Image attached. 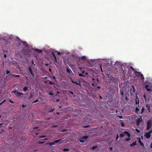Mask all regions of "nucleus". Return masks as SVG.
<instances>
[{
  "mask_svg": "<svg viewBox=\"0 0 152 152\" xmlns=\"http://www.w3.org/2000/svg\"><path fill=\"white\" fill-rule=\"evenodd\" d=\"M134 74L137 75L138 77L140 78L141 80H143L144 79L143 75L140 72L137 71H134Z\"/></svg>",
  "mask_w": 152,
  "mask_h": 152,
  "instance_id": "nucleus-1",
  "label": "nucleus"
},
{
  "mask_svg": "<svg viewBox=\"0 0 152 152\" xmlns=\"http://www.w3.org/2000/svg\"><path fill=\"white\" fill-rule=\"evenodd\" d=\"M150 85L148 83V84H146L145 86V88L146 89L147 91L150 93L152 92V90L151 89L149 88H151L152 87L151 86H150Z\"/></svg>",
  "mask_w": 152,
  "mask_h": 152,
  "instance_id": "nucleus-2",
  "label": "nucleus"
},
{
  "mask_svg": "<svg viewBox=\"0 0 152 152\" xmlns=\"http://www.w3.org/2000/svg\"><path fill=\"white\" fill-rule=\"evenodd\" d=\"M12 92L14 93L18 97H20L21 95H23V93H21L19 92L18 90H15L12 91Z\"/></svg>",
  "mask_w": 152,
  "mask_h": 152,
  "instance_id": "nucleus-3",
  "label": "nucleus"
},
{
  "mask_svg": "<svg viewBox=\"0 0 152 152\" xmlns=\"http://www.w3.org/2000/svg\"><path fill=\"white\" fill-rule=\"evenodd\" d=\"M152 125V122L151 121H148L147 129L149 130L151 127Z\"/></svg>",
  "mask_w": 152,
  "mask_h": 152,
  "instance_id": "nucleus-4",
  "label": "nucleus"
},
{
  "mask_svg": "<svg viewBox=\"0 0 152 152\" xmlns=\"http://www.w3.org/2000/svg\"><path fill=\"white\" fill-rule=\"evenodd\" d=\"M142 121V117L140 116V118H138L136 122V124L137 126H139L140 122Z\"/></svg>",
  "mask_w": 152,
  "mask_h": 152,
  "instance_id": "nucleus-5",
  "label": "nucleus"
},
{
  "mask_svg": "<svg viewBox=\"0 0 152 152\" xmlns=\"http://www.w3.org/2000/svg\"><path fill=\"white\" fill-rule=\"evenodd\" d=\"M144 136L147 138H149L150 137L151 135L149 133H148L146 132L145 133Z\"/></svg>",
  "mask_w": 152,
  "mask_h": 152,
  "instance_id": "nucleus-6",
  "label": "nucleus"
},
{
  "mask_svg": "<svg viewBox=\"0 0 152 152\" xmlns=\"http://www.w3.org/2000/svg\"><path fill=\"white\" fill-rule=\"evenodd\" d=\"M28 69L31 75L33 76H34V75L32 72L31 67L30 66H29Z\"/></svg>",
  "mask_w": 152,
  "mask_h": 152,
  "instance_id": "nucleus-7",
  "label": "nucleus"
},
{
  "mask_svg": "<svg viewBox=\"0 0 152 152\" xmlns=\"http://www.w3.org/2000/svg\"><path fill=\"white\" fill-rule=\"evenodd\" d=\"M7 77L8 79L10 80L12 77H14L13 74H9L7 76Z\"/></svg>",
  "mask_w": 152,
  "mask_h": 152,
  "instance_id": "nucleus-8",
  "label": "nucleus"
},
{
  "mask_svg": "<svg viewBox=\"0 0 152 152\" xmlns=\"http://www.w3.org/2000/svg\"><path fill=\"white\" fill-rule=\"evenodd\" d=\"M12 38L13 37L12 36L9 37L8 38L7 37H6L5 38L7 40L8 42H10V41H11Z\"/></svg>",
  "mask_w": 152,
  "mask_h": 152,
  "instance_id": "nucleus-9",
  "label": "nucleus"
},
{
  "mask_svg": "<svg viewBox=\"0 0 152 152\" xmlns=\"http://www.w3.org/2000/svg\"><path fill=\"white\" fill-rule=\"evenodd\" d=\"M18 39L20 40V42H22L23 43V45H25V46L27 47L28 46V45H27V42H26V41H22L21 40H20V39L19 38H18Z\"/></svg>",
  "mask_w": 152,
  "mask_h": 152,
  "instance_id": "nucleus-10",
  "label": "nucleus"
},
{
  "mask_svg": "<svg viewBox=\"0 0 152 152\" xmlns=\"http://www.w3.org/2000/svg\"><path fill=\"white\" fill-rule=\"evenodd\" d=\"M139 142L140 145L142 146H144V144L141 141L140 139V138H139Z\"/></svg>",
  "mask_w": 152,
  "mask_h": 152,
  "instance_id": "nucleus-11",
  "label": "nucleus"
},
{
  "mask_svg": "<svg viewBox=\"0 0 152 152\" xmlns=\"http://www.w3.org/2000/svg\"><path fill=\"white\" fill-rule=\"evenodd\" d=\"M124 133L125 134H126L128 137H130V135L128 132L125 131L124 132Z\"/></svg>",
  "mask_w": 152,
  "mask_h": 152,
  "instance_id": "nucleus-12",
  "label": "nucleus"
},
{
  "mask_svg": "<svg viewBox=\"0 0 152 152\" xmlns=\"http://www.w3.org/2000/svg\"><path fill=\"white\" fill-rule=\"evenodd\" d=\"M47 145H49L50 146H51L53 145H54L55 144V143L54 142H48L47 143Z\"/></svg>",
  "mask_w": 152,
  "mask_h": 152,
  "instance_id": "nucleus-13",
  "label": "nucleus"
},
{
  "mask_svg": "<svg viewBox=\"0 0 152 152\" xmlns=\"http://www.w3.org/2000/svg\"><path fill=\"white\" fill-rule=\"evenodd\" d=\"M48 81L49 82L48 83L50 84L54 85L55 84V82H52L50 80H49Z\"/></svg>",
  "mask_w": 152,
  "mask_h": 152,
  "instance_id": "nucleus-14",
  "label": "nucleus"
},
{
  "mask_svg": "<svg viewBox=\"0 0 152 152\" xmlns=\"http://www.w3.org/2000/svg\"><path fill=\"white\" fill-rule=\"evenodd\" d=\"M28 89V88L27 86H25L23 88V91H24V92H26Z\"/></svg>",
  "mask_w": 152,
  "mask_h": 152,
  "instance_id": "nucleus-15",
  "label": "nucleus"
},
{
  "mask_svg": "<svg viewBox=\"0 0 152 152\" xmlns=\"http://www.w3.org/2000/svg\"><path fill=\"white\" fill-rule=\"evenodd\" d=\"M136 145V142L135 141L130 144L131 146L132 147Z\"/></svg>",
  "mask_w": 152,
  "mask_h": 152,
  "instance_id": "nucleus-16",
  "label": "nucleus"
},
{
  "mask_svg": "<svg viewBox=\"0 0 152 152\" xmlns=\"http://www.w3.org/2000/svg\"><path fill=\"white\" fill-rule=\"evenodd\" d=\"M34 51H37L39 53H41L42 52V50H39L38 49H36L34 50Z\"/></svg>",
  "mask_w": 152,
  "mask_h": 152,
  "instance_id": "nucleus-17",
  "label": "nucleus"
},
{
  "mask_svg": "<svg viewBox=\"0 0 152 152\" xmlns=\"http://www.w3.org/2000/svg\"><path fill=\"white\" fill-rule=\"evenodd\" d=\"M135 103L136 104H138L139 103V99H135Z\"/></svg>",
  "mask_w": 152,
  "mask_h": 152,
  "instance_id": "nucleus-18",
  "label": "nucleus"
},
{
  "mask_svg": "<svg viewBox=\"0 0 152 152\" xmlns=\"http://www.w3.org/2000/svg\"><path fill=\"white\" fill-rule=\"evenodd\" d=\"M52 55L53 56L54 58V59L55 61H56V56L55 55L54 53L53 52H52Z\"/></svg>",
  "mask_w": 152,
  "mask_h": 152,
  "instance_id": "nucleus-19",
  "label": "nucleus"
},
{
  "mask_svg": "<svg viewBox=\"0 0 152 152\" xmlns=\"http://www.w3.org/2000/svg\"><path fill=\"white\" fill-rule=\"evenodd\" d=\"M140 110L137 107H136L135 109V113H138L139 111Z\"/></svg>",
  "mask_w": 152,
  "mask_h": 152,
  "instance_id": "nucleus-20",
  "label": "nucleus"
},
{
  "mask_svg": "<svg viewBox=\"0 0 152 152\" xmlns=\"http://www.w3.org/2000/svg\"><path fill=\"white\" fill-rule=\"evenodd\" d=\"M145 108H144V107H143L142 108V110H141V114H142L144 112V111H145Z\"/></svg>",
  "mask_w": 152,
  "mask_h": 152,
  "instance_id": "nucleus-21",
  "label": "nucleus"
},
{
  "mask_svg": "<svg viewBox=\"0 0 152 152\" xmlns=\"http://www.w3.org/2000/svg\"><path fill=\"white\" fill-rule=\"evenodd\" d=\"M88 136H85L82 137V139H88Z\"/></svg>",
  "mask_w": 152,
  "mask_h": 152,
  "instance_id": "nucleus-22",
  "label": "nucleus"
},
{
  "mask_svg": "<svg viewBox=\"0 0 152 152\" xmlns=\"http://www.w3.org/2000/svg\"><path fill=\"white\" fill-rule=\"evenodd\" d=\"M120 93L121 94V96H122L124 95V92L122 91V90H120Z\"/></svg>",
  "mask_w": 152,
  "mask_h": 152,
  "instance_id": "nucleus-23",
  "label": "nucleus"
},
{
  "mask_svg": "<svg viewBox=\"0 0 152 152\" xmlns=\"http://www.w3.org/2000/svg\"><path fill=\"white\" fill-rule=\"evenodd\" d=\"M69 151V149L68 148H64L63 149V151Z\"/></svg>",
  "mask_w": 152,
  "mask_h": 152,
  "instance_id": "nucleus-24",
  "label": "nucleus"
},
{
  "mask_svg": "<svg viewBox=\"0 0 152 152\" xmlns=\"http://www.w3.org/2000/svg\"><path fill=\"white\" fill-rule=\"evenodd\" d=\"M55 110V109H51L49 111H48V113H52L53 112V111Z\"/></svg>",
  "mask_w": 152,
  "mask_h": 152,
  "instance_id": "nucleus-25",
  "label": "nucleus"
},
{
  "mask_svg": "<svg viewBox=\"0 0 152 152\" xmlns=\"http://www.w3.org/2000/svg\"><path fill=\"white\" fill-rule=\"evenodd\" d=\"M80 81H79L78 82L76 81L75 83L77 85H80Z\"/></svg>",
  "mask_w": 152,
  "mask_h": 152,
  "instance_id": "nucleus-26",
  "label": "nucleus"
},
{
  "mask_svg": "<svg viewBox=\"0 0 152 152\" xmlns=\"http://www.w3.org/2000/svg\"><path fill=\"white\" fill-rule=\"evenodd\" d=\"M97 88H98V89H96L95 88V90L96 91H98V90H99L100 89V86H98L97 87Z\"/></svg>",
  "mask_w": 152,
  "mask_h": 152,
  "instance_id": "nucleus-27",
  "label": "nucleus"
},
{
  "mask_svg": "<svg viewBox=\"0 0 152 152\" xmlns=\"http://www.w3.org/2000/svg\"><path fill=\"white\" fill-rule=\"evenodd\" d=\"M97 145L94 146L92 147V150H94V149L96 148H97Z\"/></svg>",
  "mask_w": 152,
  "mask_h": 152,
  "instance_id": "nucleus-28",
  "label": "nucleus"
},
{
  "mask_svg": "<svg viewBox=\"0 0 152 152\" xmlns=\"http://www.w3.org/2000/svg\"><path fill=\"white\" fill-rule=\"evenodd\" d=\"M130 140V138H129V137L126 138L125 139L126 141L127 142H128V141H129Z\"/></svg>",
  "mask_w": 152,
  "mask_h": 152,
  "instance_id": "nucleus-29",
  "label": "nucleus"
},
{
  "mask_svg": "<svg viewBox=\"0 0 152 152\" xmlns=\"http://www.w3.org/2000/svg\"><path fill=\"white\" fill-rule=\"evenodd\" d=\"M60 140H56L54 141V142L55 143H57Z\"/></svg>",
  "mask_w": 152,
  "mask_h": 152,
  "instance_id": "nucleus-30",
  "label": "nucleus"
},
{
  "mask_svg": "<svg viewBox=\"0 0 152 152\" xmlns=\"http://www.w3.org/2000/svg\"><path fill=\"white\" fill-rule=\"evenodd\" d=\"M124 136V134H120V137L122 138Z\"/></svg>",
  "mask_w": 152,
  "mask_h": 152,
  "instance_id": "nucleus-31",
  "label": "nucleus"
},
{
  "mask_svg": "<svg viewBox=\"0 0 152 152\" xmlns=\"http://www.w3.org/2000/svg\"><path fill=\"white\" fill-rule=\"evenodd\" d=\"M79 76L80 77H85L84 75H83V74H79Z\"/></svg>",
  "mask_w": 152,
  "mask_h": 152,
  "instance_id": "nucleus-32",
  "label": "nucleus"
},
{
  "mask_svg": "<svg viewBox=\"0 0 152 152\" xmlns=\"http://www.w3.org/2000/svg\"><path fill=\"white\" fill-rule=\"evenodd\" d=\"M10 73V72L8 70H7L6 71V74L8 75Z\"/></svg>",
  "mask_w": 152,
  "mask_h": 152,
  "instance_id": "nucleus-33",
  "label": "nucleus"
},
{
  "mask_svg": "<svg viewBox=\"0 0 152 152\" xmlns=\"http://www.w3.org/2000/svg\"><path fill=\"white\" fill-rule=\"evenodd\" d=\"M13 76L15 77H20V76L19 75H16L13 74Z\"/></svg>",
  "mask_w": 152,
  "mask_h": 152,
  "instance_id": "nucleus-34",
  "label": "nucleus"
},
{
  "mask_svg": "<svg viewBox=\"0 0 152 152\" xmlns=\"http://www.w3.org/2000/svg\"><path fill=\"white\" fill-rule=\"evenodd\" d=\"M46 137V136L42 135V136H39V138H43Z\"/></svg>",
  "mask_w": 152,
  "mask_h": 152,
  "instance_id": "nucleus-35",
  "label": "nucleus"
},
{
  "mask_svg": "<svg viewBox=\"0 0 152 152\" xmlns=\"http://www.w3.org/2000/svg\"><path fill=\"white\" fill-rule=\"evenodd\" d=\"M121 126L122 127H124L125 126V124H124V123H121Z\"/></svg>",
  "mask_w": 152,
  "mask_h": 152,
  "instance_id": "nucleus-36",
  "label": "nucleus"
},
{
  "mask_svg": "<svg viewBox=\"0 0 152 152\" xmlns=\"http://www.w3.org/2000/svg\"><path fill=\"white\" fill-rule=\"evenodd\" d=\"M55 52L58 55H59L61 54V53H60V52H59L58 51H56Z\"/></svg>",
  "mask_w": 152,
  "mask_h": 152,
  "instance_id": "nucleus-37",
  "label": "nucleus"
},
{
  "mask_svg": "<svg viewBox=\"0 0 152 152\" xmlns=\"http://www.w3.org/2000/svg\"><path fill=\"white\" fill-rule=\"evenodd\" d=\"M38 101H39L38 100V99H37L36 100H35V101H34L33 102V103H36V102H38Z\"/></svg>",
  "mask_w": 152,
  "mask_h": 152,
  "instance_id": "nucleus-38",
  "label": "nucleus"
},
{
  "mask_svg": "<svg viewBox=\"0 0 152 152\" xmlns=\"http://www.w3.org/2000/svg\"><path fill=\"white\" fill-rule=\"evenodd\" d=\"M71 71L70 69H67V70H66V72H67L68 73H70V71Z\"/></svg>",
  "mask_w": 152,
  "mask_h": 152,
  "instance_id": "nucleus-39",
  "label": "nucleus"
},
{
  "mask_svg": "<svg viewBox=\"0 0 152 152\" xmlns=\"http://www.w3.org/2000/svg\"><path fill=\"white\" fill-rule=\"evenodd\" d=\"M49 94L50 95H53V94L52 92H50L49 93Z\"/></svg>",
  "mask_w": 152,
  "mask_h": 152,
  "instance_id": "nucleus-40",
  "label": "nucleus"
},
{
  "mask_svg": "<svg viewBox=\"0 0 152 152\" xmlns=\"http://www.w3.org/2000/svg\"><path fill=\"white\" fill-rule=\"evenodd\" d=\"M135 130L136 131V132H137L138 133H139L140 132V131L137 129H135Z\"/></svg>",
  "mask_w": 152,
  "mask_h": 152,
  "instance_id": "nucleus-41",
  "label": "nucleus"
},
{
  "mask_svg": "<svg viewBox=\"0 0 152 152\" xmlns=\"http://www.w3.org/2000/svg\"><path fill=\"white\" fill-rule=\"evenodd\" d=\"M45 142H38V143L39 144H42L43 143H44Z\"/></svg>",
  "mask_w": 152,
  "mask_h": 152,
  "instance_id": "nucleus-42",
  "label": "nucleus"
},
{
  "mask_svg": "<svg viewBox=\"0 0 152 152\" xmlns=\"http://www.w3.org/2000/svg\"><path fill=\"white\" fill-rule=\"evenodd\" d=\"M9 102H10L11 103H14V102H13L12 101L11 99H10V100H9Z\"/></svg>",
  "mask_w": 152,
  "mask_h": 152,
  "instance_id": "nucleus-43",
  "label": "nucleus"
},
{
  "mask_svg": "<svg viewBox=\"0 0 152 152\" xmlns=\"http://www.w3.org/2000/svg\"><path fill=\"white\" fill-rule=\"evenodd\" d=\"M82 58L83 59H86V56H83L82 57Z\"/></svg>",
  "mask_w": 152,
  "mask_h": 152,
  "instance_id": "nucleus-44",
  "label": "nucleus"
},
{
  "mask_svg": "<svg viewBox=\"0 0 152 152\" xmlns=\"http://www.w3.org/2000/svg\"><path fill=\"white\" fill-rule=\"evenodd\" d=\"M22 107L23 108H25V107H26V105L23 104L22 105Z\"/></svg>",
  "mask_w": 152,
  "mask_h": 152,
  "instance_id": "nucleus-45",
  "label": "nucleus"
},
{
  "mask_svg": "<svg viewBox=\"0 0 152 152\" xmlns=\"http://www.w3.org/2000/svg\"><path fill=\"white\" fill-rule=\"evenodd\" d=\"M146 106L148 108L150 107V106L148 104H146Z\"/></svg>",
  "mask_w": 152,
  "mask_h": 152,
  "instance_id": "nucleus-46",
  "label": "nucleus"
},
{
  "mask_svg": "<svg viewBox=\"0 0 152 152\" xmlns=\"http://www.w3.org/2000/svg\"><path fill=\"white\" fill-rule=\"evenodd\" d=\"M147 132L148 133H149V134H151L152 133V130H150L149 131V132Z\"/></svg>",
  "mask_w": 152,
  "mask_h": 152,
  "instance_id": "nucleus-47",
  "label": "nucleus"
},
{
  "mask_svg": "<svg viewBox=\"0 0 152 152\" xmlns=\"http://www.w3.org/2000/svg\"><path fill=\"white\" fill-rule=\"evenodd\" d=\"M118 117H119L120 118H121V119H122L123 118V116H121L118 115Z\"/></svg>",
  "mask_w": 152,
  "mask_h": 152,
  "instance_id": "nucleus-48",
  "label": "nucleus"
},
{
  "mask_svg": "<svg viewBox=\"0 0 152 152\" xmlns=\"http://www.w3.org/2000/svg\"><path fill=\"white\" fill-rule=\"evenodd\" d=\"M100 67L101 68V71H102V66L101 64H100Z\"/></svg>",
  "mask_w": 152,
  "mask_h": 152,
  "instance_id": "nucleus-49",
  "label": "nucleus"
},
{
  "mask_svg": "<svg viewBox=\"0 0 152 152\" xmlns=\"http://www.w3.org/2000/svg\"><path fill=\"white\" fill-rule=\"evenodd\" d=\"M71 82L73 83H75V82L76 81H75L74 80H73L72 79H71Z\"/></svg>",
  "mask_w": 152,
  "mask_h": 152,
  "instance_id": "nucleus-50",
  "label": "nucleus"
},
{
  "mask_svg": "<svg viewBox=\"0 0 152 152\" xmlns=\"http://www.w3.org/2000/svg\"><path fill=\"white\" fill-rule=\"evenodd\" d=\"M83 109H82V108H80V109L79 110H78V112H79V111H83Z\"/></svg>",
  "mask_w": 152,
  "mask_h": 152,
  "instance_id": "nucleus-51",
  "label": "nucleus"
},
{
  "mask_svg": "<svg viewBox=\"0 0 152 152\" xmlns=\"http://www.w3.org/2000/svg\"><path fill=\"white\" fill-rule=\"evenodd\" d=\"M118 137H119V136H118V134H117L116 135V140L118 139Z\"/></svg>",
  "mask_w": 152,
  "mask_h": 152,
  "instance_id": "nucleus-52",
  "label": "nucleus"
},
{
  "mask_svg": "<svg viewBox=\"0 0 152 152\" xmlns=\"http://www.w3.org/2000/svg\"><path fill=\"white\" fill-rule=\"evenodd\" d=\"M66 130H67L66 129H63V130H62L61 131V132H64L65 131H66Z\"/></svg>",
  "mask_w": 152,
  "mask_h": 152,
  "instance_id": "nucleus-53",
  "label": "nucleus"
},
{
  "mask_svg": "<svg viewBox=\"0 0 152 152\" xmlns=\"http://www.w3.org/2000/svg\"><path fill=\"white\" fill-rule=\"evenodd\" d=\"M26 51L25 49H23L21 50V52H24Z\"/></svg>",
  "mask_w": 152,
  "mask_h": 152,
  "instance_id": "nucleus-54",
  "label": "nucleus"
},
{
  "mask_svg": "<svg viewBox=\"0 0 152 152\" xmlns=\"http://www.w3.org/2000/svg\"><path fill=\"white\" fill-rule=\"evenodd\" d=\"M130 68H131L133 70V71L135 70L133 68L132 66H131Z\"/></svg>",
  "mask_w": 152,
  "mask_h": 152,
  "instance_id": "nucleus-55",
  "label": "nucleus"
},
{
  "mask_svg": "<svg viewBox=\"0 0 152 152\" xmlns=\"http://www.w3.org/2000/svg\"><path fill=\"white\" fill-rule=\"evenodd\" d=\"M4 58H6L7 57V55L6 54H4Z\"/></svg>",
  "mask_w": 152,
  "mask_h": 152,
  "instance_id": "nucleus-56",
  "label": "nucleus"
},
{
  "mask_svg": "<svg viewBox=\"0 0 152 152\" xmlns=\"http://www.w3.org/2000/svg\"><path fill=\"white\" fill-rule=\"evenodd\" d=\"M148 112H150V107L148 108Z\"/></svg>",
  "mask_w": 152,
  "mask_h": 152,
  "instance_id": "nucleus-57",
  "label": "nucleus"
},
{
  "mask_svg": "<svg viewBox=\"0 0 152 152\" xmlns=\"http://www.w3.org/2000/svg\"><path fill=\"white\" fill-rule=\"evenodd\" d=\"M89 126L87 125V126H84V128H87L89 127Z\"/></svg>",
  "mask_w": 152,
  "mask_h": 152,
  "instance_id": "nucleus-58",
  "label": "nucleus"
},
{
  "mask_svg": "<svg viewBox=\"0 0 152 152\" xmlns=\"http://www.w3.org/2000/svg\"><path fill=\"white\" fill-rule=\"evenodd\" d=\"M53 78L55 80V81H56V78L55 77L53 76Z\"/></svg>",
  "mask_w": 152,
  "mask_h": 152,
  "instance_id": "nucleus-59",
  "label": "nucleus"
},
{
  "mask_svg": "<svg viewBox=\"0 0 152 152\" xmlns=\"http://www.w3.org/2000/svg\"><path fill=\"white\" fill-rule=\"evenodd\" d=\"M150 147L151 148H152V142L151 143V145H150Z\"/></svg>",
  "mask_w": 152,
  "mask_h": 152,
  "instance_id": "nucleus-60",
  "label": "nucleus"
},
{
  "mask_svg": "<svg viewBox=\"0 0 152 152\" xmlns=\"http://www.w3.org/2000/svg\"><path fill=\"white\" fill-rule=\"evenodd\" d=\"M48 140V138H45L43 139V140Z\"/></svg>",
  "mask_w": 152,
  "mask_h": 152,
  "instance_id": "nucleus-61",
  "label": "nucleus"
},
{
  "mask_svg": "<svg viewBox=\"0 0 152 152\" xmlns=\"http://www.w3.org/2000/svg\"><path fill=\"white\" fill-rule=\"evenodd\" d=\"M69 93L72 94H73V92L72 91H69Z\"/></svg>",
  "mask_w": 152,
  "mask_h": 152,
  "instance_id": "nucleus-62",
  "label": "nucleus"
},
{
  "mask_svg": "<svg viewBox=\"0 0 152 152\" xmlns=\"http://www.w3.org/2000/svg\"><path fill=\"white\" fill-rule=\"evenodd\" d=\"M49 72H51V71H52V70H51V69H50V68H49Z\"/></svg>",
  "mask_w": 152,
  "mask_h": 152,
  "instance_id": "nucleus-63",
  "label": "nucleus"
},
{
  "mask_svg": "<svg viewBox=\"0 0 152 152\" xmlns=\"http://www.w3.org/2000/svg\"><path fill=\"white\" fill-rule=\"evenodd\" d=\"M31 62V63H32V64H34V61L33 60H32Z\"/></svg>",
  "mask_w": 152,
  "mask_h": 152,
  "instance_id": "nucleus-64",
  "label": "nucleus"
}]
</instances>
